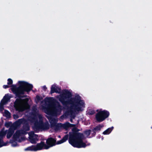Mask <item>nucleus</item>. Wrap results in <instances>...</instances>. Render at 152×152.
Listing matches in <instances>:
<instances>
[{
  "mask_svg": "<svg viewBox=\"0 0 152 152\" xmlns=\"http://www.w3.org/2000/svg\"><path fill=\"white\" fill-rule=\"evenodd\" d=\"M72 94L67 90L63 91L60 95L56 96V98L64 105H70L69 110L72 114L76 112L82 111L85 107V104L83 100L79 95L71 98Z\"/></svg>",
  "mask_w": 152,
  "mask_h": 152,
  "instance_id": "nucleus-1",
  "label": "nucleus"
},
{
  "mask_svg": "<svg viewBox=\"0 0 152 152\" xmlns=\"http://www.w3.org/2000/svg\"><path fill=\"white\" fill-rule=\"evenodd\" d=\"M22 123L24 124L23 129L17 131L13 136V138L15 140L21 142L24 139V137H23V135L26 134V131H28L29 129V127L27 124L26 121L24 119H19L15 122L13 126L10 127L8 131L4 130V129L1 131L3 130L4 132H5L6 134L7 133V138H9L14 132V130Z\"/></svg>",
  "mask_w": 152,
  "mask_h": 152,
  "instance_id": "nucleus-2",
  "label": "nucleus"
},
{
  "mask_svg": "<svg viewBox=\"0 0 152 152\" xmlns=\"http://www.w3.org/2000/svg\"><path fill=\"white\" fill-rule=\"evenodd\" d=\"M42 109L48 114L56 115L60 114L62 107L53 98H48L45 99V104L42 107Z\"/></svg>",
  "mask_w": 152,
  "mask_h": 152,
  "instance_id": "nucleus-3",
  "label": "nucleus"
},
{
  "mask_svg": "<svg viewBox=\"0 0 152 152\" xmlns=\"http://www.w3.org/2000/svg\"><path fill=\"white\" fill-rule=\"evenodd\" d=\"M90 130L86 131L83 135L82 134L73 132L70 133L69 142L72 146L77 148H84L86 147L85 143L83 142V139L84 137H88L90 134Z\"/></svg>",
  "mask_w": 152,
  "mask_h": 152,
  "instance_id": "nucleus-4",
  "label": "nucleus"
},
{
  "mask_svg": "<svg viewBox=\"0 0 152 152\" xmlns=\"http://www.w3.org/2000/svg\"><path fill=\"white\" fill-rule=\"evenodd\" d=\"M19 87L17 88L16 86H12V91L16 96H19L20 94H23L25 91L28 92L32 90V85L24 81H19L18 82Z\"/></svg>",
  "mask_w": 152,
  "mask_h": 152,
  "instance_id": "nucleus-5",
  "label": "nucleus"
},
{
  "mask_svg": "<svg viewBox=\"0 0 152 152\" xmlns=\"http://www.w3.org/2000/svg\"><path fill=\"white\" fill-rule=\"evenodd\" d=\"M56 140L52 138H50L46 141V145L44 142L38 143L36 145H33L25 149L26 151H37L43 149H47L55 145Z\"/></svg>",
  "mask_w": 152,
  "mask_h": 152,
  "instance_id": "nucleus-6",
  "label": "nucleus"
},
{
  "mask_svg": "<svg viewBox=\"0 0 152 152\" xmlns=\"http://www.w3.org/2000/svg\"><path fill=\"white\" fill-rule=\"evenodd\" d=\"M32 122L34 124L33 129L37 132L47 129L49 128V126L48 123L44 124L42 123V119L40 115H38L36 118H33Z\"/></svg>",
  "mask_w": 152,
  "mask_h": 152,
  "instance_id": "nucleus-7",
  "label": "nucleus"
},
{
  "mask_svg": "<svg viewBox=\"0 0 152 152\" xmlns=\"http://www.w3.org/2000/svg\"><path fill=\"white\" fill-rule=\"evenodd\" d=\"M28 98L22 99L20 98L17 99L15 102L14 106L17 110L19 111L29 108V106L28 104Z\"/></svg>",
  "mask_w": 152,
  "mask_h": 152,
  "instance_id": "nucleus-8",
  "label": "nucleus"
},
{
  "mask_svg": "<svg viewBox=\"0 0 152 152\" xmlns=\"http://www.w3.org/2000/svg\"><path fill=\"white\" fill-rule=\"evenodd\" d=\"M109 115L108 111L103 110L100 111L96 114V120L99 122H101L104 120Z\"/></svg>",
  "mask_w": 152,
  "mask_h": 152,
  "instance_id": "nucleus-9",
  "label": "nucleus"
},
{
  "mask_svg": "<svg viewBox=\"0 0 152 152\" xmlns=\"http://www.w3.org/2000/svg\"><path fill=\"white\" fill-rule=\"evenodd\" d=\"M10 97V95L9 94H6L0 103V111L1 112L3 110V106L6 104L9 101Z\"/></svg>",
  "mask_w": 152,
  "mask_h": 152,
  "instance_id": "nucleus-10",
  "label": "nucleus"
},
{
  "mask_svg": "<svg viewBox=\"0 0 152 152\" xmlns=\"http://www.w3.org/2000/svg\"><path fill=\"white\" fill-rule=\"evenodd\" d=\"M28 135L29 140L31 143H35L38 141V138L37 135L35 134L33 132H29Z\"/></svg>",
  "mask_w": 152,
  "mask_h": 152,
  "instance_id": "nucleus-11",
  "label": "nucleus"
},
{
  "mask_svg": "<svg viewBox=\"0 0 152 152\" xmlns=\"http://www.w3.org/2000/svg\"><path fill=\"white\" fill-rule=\"evenodd\" d=\"M6 135V132L3 130L0 131V147L6 145L7 143L4 142L3 140V138Z\"/></svg>",
  "mask_w": 152,
  "mask_h": 152,
  "instance_id": "nucleus-12",
  "label": "nucleus"
},
{
  "mask_svg": "<svg viewBox=\"0 0 152 152\" xmlns=\"http://www.w3.org/2000/svg\"><path fill=\"white\" fill-rule=\"evenodd\" d=\"M61 89L60 88L54 84L53 85L51 88V94L54 93H59L60 92Z\"/></svg>",
  "mask_w": 152,
  "mask_h": 152,
  "instance_id": "nucleus-13",
  "label": "nucleus"
},
{
  "mask_svg": "<svg viewBox=\"0 0 152 152\" xmlns=\"http://www.w3.org/2000/svg\"><path fill=\"white\" fill-rule=\"evenodd\" d=\"M49 120L51 124V126H53L56 125L58 121V120L56 118H50Z\"/></svg>",
  "mask_w": 152,
  "mask_h": 152,
  "instance_id": "nucleus-14",
  "label": "nucleus"
},
{
  "mask_svg": "<svg viewBox=\"0 0 152 152\" xmlns=\"http://www.w3.org/2000/svg\"><path fill=\"white\" fill-rule=\"evenodd\" d=\"M68 137V135H66L62 140L57 141L56 142V144H60L63 143L67 140Z\"/></svg>",
  "mask_w": 152,
  "mask_h": 152,
  "instance_id": "nucleus-15",
  "label": "nucleus"
},
{
  "mask_svg": "<svg viewBox=\"0 0 152 152\" xmlns=\"http://www.w3.org/2000/svg\"><path fill=\"white\" fill-rule=\"evenodd\" d=\"M113 127L108 128L103 132V134H109L113 130Z\"/></svg>",
  "mask_w": 152,
  "mask_h": 152,
  "instance_id": "nucleus-16",
  "label": "nucleus"
},
{
  "mask_svg": "<svg viewBox=\"0 0 152 152\" xmlns=\"http://www.w3.org/2000/svg\"><path fill=\"white\" fill-rule=\"evenodd\" d=\"M3 115L7 118H9L10 117V113L7 110H5Z\"/></svg>",
  "mask_w": 152,
  "mask_h": 152,
  "instance_id": "nucleus-17",
  "label": "nucleus"
},
{
  "mask_svg": "<svg viewBox=\"0 0 152 152\" xmlns=\"http://www.w3.org/2000/svg\"><path fill=\"white\" fill-rule=\"evenodd\" d=\"M104 126V125L102 124H100L94 129V130L98 131L100 130V129Z\"/></svg>",
  "mask_w": 152,
  "mask_h": 152,
  "instance_id": "nucleus-18",
  "label": "nucleus"
},
{
  "mask_svg": "<svg viewBox=\"0 0 152 152\" xmlns=\"http://www.w3.org/2000/svg\"><path fill=\"white\" fill-rule=\"evenodd\" d=\"M14 125V124H12V123L11 122H7L5 123V125L7 127H8L10 126V127Z\"/></svg>",
  "mask_w": 152,
  "mask_h": 152,
  "instance_id": "nucleus-19",
  "label": "nucleus"
},
{
  "mask_svg": "<svg viewBox=\"0 0 152 152\" xmlns=\"http://www.w3.org/2000/svg\"><path fill=\"white\" fill-rule=\"evenodd\" d=\"M7 84L8 85H11L12 84L13 81L10 78L8 79L7 80Z\"/></svg>",
  "mask_w": 152,
  "mask_h": 152,
  "instance_id": "nucleus-20",
  "label": "nucleus"
},
{
  "mask_svg": "<svg viewBox=\"0 0 152 152\" xmlns=\"http://www.w3.org/2000/svg\"><path fill=\"white\" fill-rule=\"evenodd\" d=\"M11 146L12 147H15L17 146H18V145L16 142H12Z\"/></svg>",
  "mask_w": 152,
  "mask_h": 152,
  "instance_id": "nucleus-21",
  "label": "nucleus"
},
{
  "mask_svg": "<svg viewBox=\"0 0 152 152\" xmlns=\"http://www.w3.org/2000/svg\"><path fill=\"white\" fill-rule=\"evenodd\" d=\"M40 97L38 96H36V102H38L39 100H40Z\"/></svg>",
  "mask_w": 152,
  "mask_h": 152,
  "instance_id": "nucleus-22",
  "label": "nucleus"
},
{
  "mask_svg": "<svg viewBox=\"0 0 152 152\" xmlns=\"http://www.w3.org/2000/svg\"><path fill=\"white\" fill-rule=\"evenodd\" d=\"M13 117L14 119H16L18 118V116L17 115H13Z\"/></svg>",
  "mask_w": 152,
  "mask_h": 152,
  "instance_id": "nucleus-23",
  "label": "nucleus"
},
{
  "mask_svg": "<svg viewBox=\"0 0 152 152\" xmlns=\"http://www.w3.org/2000/svg\"><path fill=\"white\" fill-rule=\"evenodd\" d=\"M10 86L8 85H4L3 86V87L4 88H8Z\"/></svg>",
  "mask_w": 152,
  "mask_h": 152,
  "instance_id": "nucleus-24",
  "label": "nucleus"
},
{
  "mask_svg": "<svg viewBox=\"0 0 152 152\" xmlns=\"http://www.w3.org/2000/svg\"><path fill=\"white\" fill-rule=\"evenodd\" d=\"M70 124L69 123H67L65 124V125H66L67 127H68L70 126Z\"/></svg>",
  "mask_w": 152,
  "mask_h": 152,
  "instance_id": "nucleus-25",
  "label": "nucleus"
},
{
  "mask_svg": "<svg viewBox=\"0 0 152 152\" xmlns=\"http://www.w3.org/2000/svg\"><path fill=\"white\" fill-rule=\"evenodd\" d=\"M43 88H44V89L45 90L47 88L45 86H43Z\"/></svg>",
  "mask_w": 152,
  "mask_h": 152,
  "instance_id": "nucleus-26",
  "label": "nucleus"
},
{
  "mask_svg": "<svg viewBox=\"0 0 152 152\" xmlns=\"http://www.w3.org/2000/svg\"><path fill=\"white\" fill-rule=\"evenodd\" d=\"M95 134V132H94V133L93 134V135H94Z\"/></svg>",
  "mask_w": 152,
  "mask_h": 152,
  "instance_id": "nucleus-27",
  "label": "nucleus"
},
{
  "mask_svg": "<svg viewBox=\"0 0 152 152\" xmlns=\"http://www.w3.org/2000/svg\"><path fill=\"white\" fill-rule=\"evenodd\" d=\"M72 119H71L70 120V121H71V122H72Z\"/></svg>",
  "mask_w": 152,
  "mask_h": 152,
  "instance_id": "nucleus-28",
  "label": "nucleus"
}]
</instances>
